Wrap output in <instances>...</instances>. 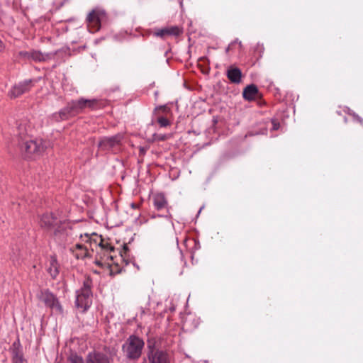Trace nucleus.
Returning <instances> with one entry per match:
<instances>
[{
    "label": "nucleus",
    "mask_w": 363,
    "mask_h": 363,
    "mask_svg": "<svg viewBox=\"0 0 363 363\" xmlns=\"http://www.w3.org/2000/svg\"><path fill=\"white\" fill-rule=\"evenodd\" d=\"M147 356L150 354V352H161L162 350H158L156 348V340L154 338L148 339L147 342Z\"/></svg>",
    "instance_id": "nucleus-20"
},
{
    "label": "nucleus",
    "mask_w": 363,
    "mask_h": 363,
    "mask_svg": "<svg viewBox=\"0 0 363 363\" xmlns=\"http://www.w3.org/2000/svg\"><path fill=\"white\" fill-rule=\"evenodd\" d=\"M144 345L140 337L130 335L123 345L122 351L126 359L135 361L140 357Z\"/></svg>",
    "instance_id": "nucleus-3"
},
{
    "label": "nucleus",
    "mask_w": 363,
    "mask_h": 363,
    "mask_svg": "<svg viewBox=\"0 0 363 363\" xmlns=\"http://www.w3.org/2000/svg\"><path fill=\"white\" fill-rule=\"evenodd\" d=\"M206 60V58L205 57H203L201 58V60Z\"/></svg>",
    "instance_id": "nucleus-34"
},
{
    "label": "nucleus",
    "mask_w": 363,
    "mask_h": 363,
    "mask_svg": "<svg viewBox=\"0 0 363 363\" xmlns=\"http://www.w3.org/2000/svg\"><path fill=\"white\" fill-rule=\"evenodd\" d=\"M38 298L46 306L50 308L52 311L57 313H62V306L60 304L57 298L49 291H41L38 295Z\"/></svg>",
    "instance_id": "nucleus-7"
},
{
    "label": "nucleus",
    "mask_w": 363,
    "mask_h": 363,
    "mask_svg": "<svg viewBox=\"0 0 363 363\" xmlns=\"http://www.w3.org/2000/svg\"><path fill=\"white\" fill-rule=\"evenodd\" d=\"M258 94L259 91L257 86L252 84L247 86L242 91V96L247 101L255 100Z\"/></svg>",
    "instance_id": "nucleus-15"
},
{
    "label": "nucleus",
    "mask_w": 363,
    "mask_h": 363,
    "mask_svg": "<svg viewBox=\"0 0 363 363\" xmlns=\"http://www.w3.org/2000/svg\"><path fill=\"white\" fill-rule=\"evenodd\" d=\"M103 13L97 11H92L87 17L88 28L91 33L96 32L101 27V16Z\"/></svg>",
    "instance_id": "nucleus-10"
},
{
    "label": "nucleus",
    "mask_w": 363,
    "mask_h": 363,
    "mask_svg": "<svg viewBox=\"0 0 363 363\" xmlns=\"http://www.w3.org/2000/svg\"><path fill=\"white\" fill-rule=\"evenodd\" d=\"M169 138V135H157V138L160 140L164 141L166 140Z\"/></svg>",
    "instance_id": "nucleus-28"
},
{
    "label": "nucleus",
    "mask_w": 363,
    "mask_h": 363,
    "mask_svg": "<svg viewBox=\"0 0 363 363\" xmlns=\"http://www.w3.org/2000/svg\"><path fill=\"white\" fill-rule=\"evenodd\" d=\"M26 127L20 124L18 127V146L21 154L27 159H33L42 154L46 145L42 140H33L24 133Z\"/></svg>",
    "instance_id": "nucleus-1"
},
{
    "label": "nucleus",
    "mask_w": 363,
    "mask_h": 363,
    "mask_svg": "<svg viewBox=\"0 0 363 363\" xmlns=\"http://www.w3.org/2000/svg\"><path fill=\"white\" fill-rule=\"evenodd\" d=\"M65 223L58 220L52 213H45L40 219V226L49 230H53L55 236L61 234L65 230Z\"/></svg>",
    "instance_id": "nucleus-4"
},
{
    "label": "nucleus",
    "mask_w": 363,
    "mask_h": 363,
    "mask_svg": "<svg viewBox=\"0 0 363 363\" xmlns=\"http://www.w3.org/2000/svg\"><path fill=\"white\" fill-rule=\"evenodd\" d=\"M20 55L24 58H31L35 61H44L51 57V54L43 53L34 50H32L30 52H21Z\"/></svg>",
    "instance_id": "nucleus-12"
},
{
    "label": "nucleus",
    "mask_w": 363,
    "mask_h": 363,
    "mask_svg": "<svg viewBox=\"0 0 363 363\" xmlns=\"http://www.w3.org/2000/svg\"><path fill=\"white\" fill-rule=\"evenodd\" d=\"M167 111L168 108L165 106L157 107L154 111V114L157 117V123L161 127H167L169 125V120L167 118L160 115V111L165 113Z\"/></svg>",
    "instance_id": "nucleus-16"
},
{
    "label": "nucleus",
    "mask_w": 363,
    "mask_h": 363,
    "mask_svg": "<svg viewBox=\"0 0 363 363\" xmlns=\"http://www.w3.org/2000/svg\"><path fill=\"white\" fill-rule=\"evenodd\" d=\"M226 74L232 83L239 84L241 82L242 74L241 70L238 67L230 66L228 69Z\"/></svg>",
    "instance_id": "nucleus-14"
},
{
    "label": "nucleus",
    "mask_w": 363,
    "mask_h": 363,
    "mask_svg": "<svg viewBox=\"0 0 363 363\" xmlns=\"http://www.w3.org/2000/svg\"><path fill=\"white\" fill-rule=\"evenodd\" d=\"M93 237H95L96 238H99V236H98V235L96 234V233H94L91 235H89L88 234H85L84 235V238L86 239L84 240L86 242H90L92 251L94 250V249H93L94 246H95V247L99 246V242H98L96 238H93Z\"/></svg>",
    "instance_id": "nucleus-19"
},
{
    "label": "nucleus",
    "mask_w": 363,
    "mask_h": 363,
    "mask_svg": "<svg viewBox=\"0 0 363 363\" xmlns=\"http://www.w3.org/2000/svg\"><path fill=\"white\" fill-rule=\"evenodd\" d=\"M352 117L353 118L357 121L358 123H359L360 124H362L363 125V119L359 116L357 114H356L355 113H350Z\"/></svg>",
    "instance_id": "nucleus-26"
},
{
    "label": "nucleus",
    "mask_w": 363,
    "mask_h": 363,
    "mask_svg": "<svg viewBox=\"0 0 363 363\" xmlns=\"http://www.w3.org/2000/svg\"><path fill=\"white\" fill-rule=\"evenodd\" d=\"M279 127V123L273 122V130H277Z\"/></svg>",
    "instance_id": "nucleus-30"
},
{
    "label": "nucleus",
    "mask_w": 363,
    "mask_h": 363,
    "mask_svg": "<svg viewBox=\"0 0 363 363\" xmlns=\"http://www.w3.org/2000/svg\"><path fill=\"white\" fill-rule=\"evenodd\" d=\"M88 363H110L109 358L103 353H90L88 356Z\"/></svg>",
    "instance_id": "nucleus-17"
},
{
    "label": "nucleus",
    "mask_w": 363,
    "mask_h": 363,
    "mask_svg": "<svg viewBox=\"0 0 363 363\" xmlns=\"http://www.w3.org/2000/svg\"><path fill=\"white\" fill-rule=\"evenodd\" d=\"M49 272L53 278H55L58 274L57 262L55 259H52L51 261V267L49 268Z\"/></svg>",
    "instance_id": "nucleus-21"
},
{
    "label": "nucleus",
    "mask_w": 363,
    "mask_h": 363,
    "mask_svg": "<svg viewBox=\"0 0 363 363\" xmlns=\"http://www.w3.org/2000/svg\"><path fill=\"white\" fill-rule=\"evenodd\" d=\"M13 363H24L23 352L20 347L19 342H14L11 347Z\"/></svg>",
    "instance_id": "nucleus-13"
},
{
    "label": "nucleus",
    "mask_w": 363,
    "mask_h": 363,
    "mask_svg": "<svg viewBox=\"0 0 363 363\" xmlns=\"http://www.w3.org/2000/svg\"><path fill=\"white\" fill-rule=\"evenodd\" d=\"M149 363H170L168 354L164 351L150 352L147 355Z\"/></svg>",
    "instance_id": "nucleus-11"
},
{
    "label": "nucleus",
    "mask_w": 363,
    "mask_h": 363,
    "mask_svg": "<svg viewBox=\"0 0 363 363\" xmlns=\"http://www.w3.org/2000/svg\"><path fill=\"white\" fill-rule=\"evenodd\" d=\"M145 150L143 147V148H140V154L143 155L145 154Z\"/></svg>",
    "instance_id": "nucleus-32"
},
{
    "label": "nucleus",
    "mask_w": 363,
    "mask_h": 363,
    "mask_svg": "<svg viewBox=\"0 0 363 363\" xmlns=\"http://www.w3.org/2000/svg\"><path fill=\"white\" fill-rule=\"evenodd\" d=\"M233 43H238L240 45H241V42H238V40H235Z\"/></svg>",
    "instance_id": "nucleus-33"
},
{
    "label": "nucleus",
    "mask_w": 363,
    "mask_h": 363,
    "mask_svg": "<svg viewBox=\"0 0 363 363\" xmlns=\"http://www.w3.org/2000/svg\"><path fill=\"white\" fill-rule=\"evenodd\" d=\"M75 247H76V249H77L79 250H84V248H86V247H84V245H82L81 244H77Z\"/></svg>",
    "instance_id": "nucleus-29"
},
{
    "label": "nucleus",
    "mask_w": 363,
    "mask_h": 363,
    "mask_svg": "<svg viewBox=\"0 0 363 363\" xmlns=\"http://www.w3.org/2000/svg\"><path fill=\"white\" fill-rule=\"evenodd\" d=\"M123 135L118 134L112 137L102 138L99 145V149L102 151H110L114 154L120 151Z\"/></svg>",
    "instance_id": "nucleus-5"
},
{
    "label": "nucleus",
    "mask_w": 363,
    "mask_h": 363,
    "mask_svg": "<svg viewBox=\"0 0 363 363\" xmlns=\"http://www.w3.org/2000/svg\"><path fill=\"white\" fill-rule=\"evenodd\" d=\"M80 252H76L74 254V256L77 258V259H84L85 257H91V255H89V252H88V250L87 248H84V250H79Z\"/></svg>",
    "instance_id": "nucleus-23"
},
{
    "label": "nucleus",
    "mask_w": 363,
    "mask_h": 363,
    "mask_svg": "<svg viewBox=\"0 0 363 363\" xmlns=\"http://www.w3.org/2000/svg\"><path fill=\"white\" fill-rule=\"evenodd\" d=\"M69 360L71 363H84L82 358L76 354H72Z\"/></svg>",
    "instance_id": "nucleus-24"
},
{
    "label": "nucleus",
    "mask_w": 363,
    "mask_h": 363,
    "mask_svg": "<svg viewBox=\"0 0 363 363\" xmlns=\"http://www.w3.org/2000/svg\"><path fill=\"white\" fill-rule=\"evenodd\" d=\"M97 104L98 101L96 99H80L77 101H72L59 112L53 113L52 118L55 121L67 120L70 117L81 113L85 108H95Z\"/></svg>",
    "instance_id": "nucleus-2"
},
{
    "label": "nucleus",
    "mask_w": 363,
    "mask_h": 363,
    "mask_svg": "<svg viewBox=\"0 0 363 363\" xmlns=\"http://www.w3.org/2000/svg\"><path fill=\"white\" fill-rule=\"evenodd\" d=\"M153 204L157 211L167 208V201L163 194H157L154 196Z\"/></svg>",
    "instance_id": "nucleus-18"
},
{
    "label": "nucleus",
    "mask_w": 363,
    "mask_h": 363,
    "mask_svg": "<svg viewBox=\"0 0 363 363\" xmlns=\"http://www.w3.org/2000/svg\"><path fill=\"white\" fill-rule=\"evenodd\" d=\"M108 257L111 259H113V256L112 255H108Z\"/></svg>",
    "instance_id": "nucleus-35"
},
{
    "label": "nucleus",
    "mask_w": 363,
    "mask_h": 363,
    "mask_svg": "<svg viewBox=\"0 0 363 363\" xmlns=\"http://www.w3.org/2000/svg\"><path fill=\"white\" fill-rule=\"evenodd\" d=\"M106 352L108 354L109 358L112 359L113 357L116 355L117 350L114 347H106Z\"/></svg>",
    "instance_id": "nucleus-25"
},
{
    "label": "nucleus",
    "mask_w": 363,
    "mask_h": 363,
    "mask_svg": "<svg viewBox=\"0 0 363 363\" xmlns=\"http://www.w3.org/2000/svg\"><path fill=\"white\" fill-rule=\"evenodd\" d=\"M183 33V28L177 26H167L155 31V35L163 39L178 37Z\"/></svg>",
    "instance_id": "nucleus-8"
},
{
    "label": "nucleus",
    "mask_w": 363,
    "mask_h": 363,
    "mask_svg": "<svg viewBox=\"0 0 363 363\" xmlns=\"http://www.w3.org/2000/svg\"><path fill=\"white\" fill-rule=\"evenodd\" d=\"M99 246L101 247V250H105L106 251H110V252H113L114 251V247L111 246L110 244L108 243H106L104 244L103 242V239L101 238V236H99Z\"/></svg>",
    "instance_id": "nucleus-22"
},
{
    "label": "nucleus",
    "mask_w": 363,
    "mask_h": 363,
    "mask_svg": "<svg viewBox=\"0 0 363 363\" xmlns=\"http://www.w3.org/2000/svg\"><path fill=\"white\" fill-rule=\"evenodd\" d=\"M33 86V81L31 79L25 80L15 84L11 90L9 91V95L11 98H16L23 94L30 91Z\"/></svg>",
    "instance_id": "nucleus-9"
},
{
    "label": "nucleus",
    "mask_w": 363,
    "mask_h": 363,
    "mask_svg": "<svg viewBox=\"0 0 363 363\" xmlns=\"http://www.w3.org/2000/svg\"><path fill=\"white\" fill-rule=\"evenodd\" d=\"M95 263H96L97 265L101 266V267L103 265V264H102V263H101V261H99V260H96V261H95Z\"/></svg>",
    "instance_id": "nucleus-31"
},
{
    "label": "nucleus",
    "mask_w": 363,
    "mask_h": 363,
    "mask_svg": "<svg viewBox=\"0 0 363 363\" xmlns=\"http://www.w3.org/2000/svg\"><path fill=\"white\" fill-rule=\"evenodd\" d=\"M129 250L126 244L123 245V250L120 251L121 257H123L126 252Z\"/></svg>",
    "instance_id": "nucleus-27"
},
{
    "label": "nucleus",
    "mask_w": 363,
    "mask_h": 363,
    "mask_svg": "<svg viewBox=\"0 0 363 363\" xmlns=\"http://www.w3.org/2000/svg\"><path fill=\"white\" fill-rule=\"evenodd\" d=\"M229 51V47H228V48L226 49V52H228Z\"/></svg>",
    "instance_id": "nucleus-36"
},
{
    "label": "nucleus",
    "mask_w": 363,
    "mask_h": 363,
    "mask_svg": "<svg viewBox=\"0 0 363 363\" xmlns=\"http://www.w3.org/2000/svg\"><path fill=\"white\" fill-rule=\"evenodd\" d=\"M91 304V291L89 281H84V286L78 292L76 298V306L83 311L87 310Z\"/></svg>",
    "instance_id": "nucleus-6"
}]
</instances>
